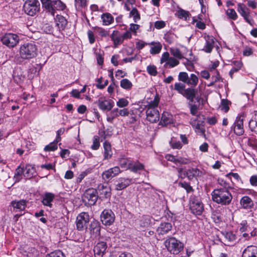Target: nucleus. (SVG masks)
I'll return each instance as SVG.
<instances>
[{
    "label": "nucleus",
    "instance_id": "4c0bfd02",
    "mask_svg": "<svg viewBox=\"0 0 257 257\" xmlns=\"http://www.w3.org/2000/svg\"><path fill=\"white\" fill-rule=\"evenodd\" d=\"M89 229L91 233L95 234H98L100 230V227L98 222L96 221L91 222Z\"/></svg>",
    "mask_w": 257,
    "mask_h": 257
},
{
    "label": "nucleus",
    "instance_id": "8fccbe9b",
    "mask_svg": "<svg viewBox=\"0 0 257 257\" xmlns=\"http://www.w3.org/2000/svg\"><path fill=\"white\" fill-rule=\"evenodd\" d=\"M59 142H56L55 140L54 142L50 143L49 145H47L45 148L44 151H54L56 150L58 148L57 144Z\"/></svg>",
    "mask_w": 257,
    "mask_h": 257
},
{
    "label": "nucleus",
    "instance_id": "bb28decb",
    "mask_svg": "<svg viewBox=\"0 0 257 257\" xmlns=\"http://www.w3.org/2000/svg\"><path fill=\"white\" fill-rule=\"evenodd\" d=\"M148 45L151 46L150 52L152 55L159 54L162 48V44L159 42H152Z\"/></svg>",
    "mask_w": 257,
    "mask_h": 257
},
{
    "label": "nucleus",
    "instance_id": "5701e85b",
    "mask_svg": "<svg viewBox=\"0 0 257 257\" xmlns=\"http://www.w3.org/2000/svg\"><path fill=\"white\" fill-rule=\"evenodd\" d=\"M242 257H257V246H248L243 250Z\"/></svg>",
    "mask_w": 257,
    "mask_h": 257
},
{
    "label": "nucleus",
    "instance_id": "37998d69",
    "mask_svg": "<svg viewBox=\"0 0 257 257\" xmlns=\"http://www.w3.org/2000/svg\"><path fill=\"white\" fill-rule=\"evenodd\" d=\"M170 52L171 54L174 56V57L178 59H182L184 58L183 54L180 50L176 48H171L170 49Z\"/></svg>",
    "mask_w": 257,
    "mask_h": 257
},
{
    "label": "nucleus",
    "instance_id": "a19ab883",
    "mask_svg": "<svg viewBox=\"0 0 257 257\" xmlns=\"http://www.w3.org/2000/svg\"><path fill=\"white\" fill-rule=\"evenodd\" d=\"M160 98L158 95H156L153 100L151 101L147 105L146 109L148 108H152L154 109H158V106L159 103Z\"/></svg>",
    "mask_w": 257,
    "mask_h": 257
},
{
    "label": "nucleus",
    "instance_id": "338daca9",
    "mask_svg": "<svg viewBox=\"0 0 257 257\" xmlns=\"http://www.w3.org/2000/svg\"><path fill=\"white\" fill-rule=\"evenodd\" d=\"M165 23L162 21H156L155 23V27L157 29H160L165 27Z\"/></svg>",
    "mask_w": 257,
    "mask_h": 257
},
{
    "label": "nucleus",
    "instance_id": "1a4fd4ad",
    "mask_svg": "<svg viewBox=\"0 0 257 257\" xmlns=\"http://www.w3.org/2000/svg\"><path fill=\"white\" fill-rule=\"evenodd\" d=\"M160 62L161 64L166 62L165 66L168 65L171 68H173L179 64V61L175 57H170V54L168 52L162 54Z\"/></svg>",
    "mask_w": 257,
    "mask_h": 257
},
{
    "label": "nucleus",
    "instance_id": "f704fd0d",
    "mask_svg": "<svg viewBox=\"0 0 257 257\" xmlns=\"http://www.w3.org/2000/svg\"><path fill=\"white\" fill-rule=\"evenodd\" d=\"M144 169V165L139 162H132L130 169L133 172H137L139 170H142Z\"/></svg>",
    "mask_w": 257,
    "mask_h": 257
},
{
    "label": "nucleus",
    "instance_id": "7ed1b4c3",
    "mask_svg": "<svg viewBox=\"0 0 257 257\" xmlns=\"http://www.w3.org/2000/svg\"><path fill=\"white\" fill-rule=\"evenodd\" d=\"M164 245L170 253L174 254H178L184 247L183 243L174 237L166 239L164 242Z\"/></svg>",
    "mask_w": 257,
    "mask_h": 257
},
{
    "label": "nucleus",
    "instance_id": "f8f14e48",
    "mask_svg": "<svg viewBox=\"0 0 257 257\" xmlns=\"http://www.w3.org/2000/svg\"><path fill=\"white\" fill-rule=\"evenodd\" d=\"M146 119L152 123L157 122L160 119V113L158 109L148 108L146 111Z\"/></svg>",
    "mask_w": 257,
    "mask_h": 257
},
{
    "label": "nucleus",
    "instance_id": "dca6fc26",
    "mask_svg": "<svg viewBox=\"0 0 257 257\" xmlns=\"http://www.w3.org/2000/svg\"><path fill=\"white\" fill-rule=\"evenodd\" d=\"M243 121L242 117L241 116L237 117L232 126L234 133L237 136H241L244 133Z\"/></svg>",
    "mask_w": 257,
    "mask_h": 257
},
{
    "label": "nucleus",
    "instance_id": "7c9ffc66",
    "mask_svg": "<svg viewBox=\"0 0 257 257\" xmlns=\"http://www.w3.org/2000/svg\"><path fill=\"white\" fill-rule=\"evenodd\" d=\"M56 25L59 30H63L67 24V21L62 16L57 15L56 18Z\"/></svg>",
    "mask_w": 257,
    "mask_h": 257
},
{
    "label": "nucleus",
    "instance_id": "c85d7f7f",
    "mask_svg": "<svg viewBox=\"0 0 257 257\" xmlns=\"http://www.w3.org/2000/svg\"><path fill=\"white\" fill-rule=\"evenodd\" d=\"M132 182V179L128 178H121L119 179V182L116 185V189L121 190L128 186Z\"/></svg>",
    "mask_w": 257,
    "mask_h": 257
},
{
    "label": "nucleus",
    "instance_id": "6e6d98bb",
    "mask_svg": "<svg viewBox=\"0 0 257 257\" xmlns=\"http://www.w3.org/2000/svg\"><path fill=\"white\" fill-rule=\"evenodd\" d=\"M229 101L226 99H222L219 106V108L222 111L226 112L229 110Z\"/></svg>",
    "mask_w": 257,
    "mask_h": 257
},
{
    "label": "nucleus",
    "instance_id": "864d4df0",
    "mask_svg": "<svg viewBox=\"0 0 257 257\" xmlns=\"http://www.w3.org/2000/svg\"><path fill=\"white\" fill-rule=\"evenodd\" d=\"M226 15L231 19L235 20L237 19V15L233 9H228L226 11Z\"/></svg>",
    "mask_w": 257,
    "mask_h": 257
},
{
    "label": "nucleus",
    "instance_id": "f257e3e1",
    "mask_svg": "<svg viewBox=\"0 0 257 257\" xmlns=\"http://www.w3.org/2000/svg\"><path fill=\"white\" fill-rule=\"evenodd\" d=\"M223 188L214 189L211 193L212 200L222 205H229L232 199L231 193L226 188L228 184L224 182Z\"/></svg>",
    "mask_w": 257,
    "mask_h": 257
},
{
    "label": "nucleus",
    "instance_id": "4be33fe9",
    "mask_svg": "<svg viewBox=\"0 0 257 257\" xmlns=\"http://www.w3.org/2000/svg\"><path fill=\"white\" fill-rule=\"evenodd\" d=\"M117 112L118 113V116L122 117L128 116L129 114H131L132 116L130 118L129 123L132 124L136 122V116L134 115L133 112L131 113L128 108H123L122 109H120L117 108Z\"/></svg>",
    "mask_w": 257,
    "mask_h": 257
},
{
    "label": "nucleus",
    "instance_id": "393cba45",
    "mask_svg": "<svg viewBox=\"0 0 257 257\" xmlns=\"http://www.w3.org/2000/svg\"><path fill=\"white\" fill-rule=\"evenodd\" d=\"M202 174V171L197 168L189 169L184 174L183 178L187 177L189 180L192 179L194 177L201 176Z\"/></svg>",
    "mask_w": 257,
    "mask_h": 257
},
{
    "label": "nucleus",
    "instance_id": "2eb2a0df",
    "mask_svg": "<svg viewBox=\"0 0 257 257\" xmlns=\"http://www.w3.org/2000/svg\"><path fill=\"white\" fill-rule=\"evenodd\" d=\"M107 248L106 242L100 241L94 247L93 251L95 257H102Z\"/></svg>",
    "mask_w": 257,
    "mask_h": 257
},
{
    "label": "nucleus",
    "instance_id": "6e6552de",
    "mask_svg": "<svg viewBox=\"0 0 257 257\" xmlns=\"http://www.w3.org/2000/svg\"><path fill=\"white\" fill-rule=\"evenodd\" d=\"M1 41L9 47H14L19 42V38L16 34L9 33L2 37Z\"/></svg>",
    "mask_w": 257,
    "mask_h": 257
},
{
    "label": "nucleus",
    "instance_id": "20e7f679",
    "mask_svg": "<svg viewBox=\"0 0 257 257\" xmlns=\"http://www.w3.org/2000/svg\"><path fill=\"white\" fill-rule=\"evenodd\" d=\"M26 14L33 16L40 10V4L38 0H27L23 6Z\"/></svg>",
    "mask_w": 257,
    "mask_h": 257
},
{
    "label": "nucleus",
    "instance_id": "e433bc0d",
    "mask_svg": "<svg viewBox=\"0 0 257 257\" xmlns=\"http://www.w3.org/2000/svg\"><path fill=\"white\" fill-rule=\"evenodd\" d=\"M101 18L103 22V25L105 26L110 25L113 21V17L109 13H105L102 14L101 15Z\"/></svg>",
    "mask_w": 257,
    "mask_h": 257
},
{
    "label": "nucleus",
    "instance_id": "ea45409f",
    "mask_svg": "<svg viewBox=\"0 0 257 257\" xmlns=\"http://www.w3.org/2000/svg\"><path fill=\"white\" fill-rule=\"evenodd\" d=\"M118 116V113L117 112V108H116L111 110L110 113L107 115L106 120L110 123H113L114 119Z\"/></svg>",
    "mask_w": 257,
    "mask_h": 257
},
{
    "label": "nucleus",
    "instance_id": "69168bd1",
    "mask_svg": "<svg viewBox=\"0 0 257 257\" xmlns=\"http://www.w3.org/2000/svg\"><path fill=\"white\" fill-rule=\"evenodd\" d=\"M87 0H75V4L76 8H82L86 5Z\"/></svg>",
    "mask_w": 257,
    "mask_h": 257
},
{
    "label": "nucleus",
    "instance_id": "a211bd4d",
    "mask_svg": "<svg viewBox=\"0 0 257 257\" xmlns=\"http://www.w3.org/2000/svg\"><path fill=\"white\" fill-rule=\"evenodd\" d=\"M52 2V10H48L47 12L53 16H54L56 11H63L66 8L65 5L60 0H53Z\"/></svg>",
    "mask_w": 257,
    "mask_h": 257
},
{
    "label": "nucleus",
    "instance_id": "ddd939ff",
    "mask_svg": "<svg viewBox=\"0 0 257 257\" xmlns=\"http://www.w3.org/2000/svg\"><path fill=\"white\" fill-rule=\"evenodd\" d=\"M97 105L103 111H109L114 106V102L111 100L100 98L97 101Z\"/></svg>",
    "mask_w": 257,
    "mask_h": 257
},
{
    "label": "nucleus",
    "instance_id": "a878e982",
    "mask_svg": "<svg viewBox=\"0 0 257 257\" xmlns=\"http://www.w3.org/2000/svg\"><path fill=\"white\" fill-rule=\"evenodd\" d=\"M248 126L250 131L257 134V111L251 113V117L249 121Z\"/></svg>",
    "mask_w": 257,
    "mask_h": 257
},
{
    "label": "nucleus",
    "instance_id": "0eeeda50",
    "mask_svg": "<svg viewBox=\"0 0 257 257\" xmlns=\"http://www.w3.org/2000/svg\"><path fill=\"white\" fill-rule=\"evenodd\" d=\"M82 200L88 205H94L97 200L96 191L93 189L86 190L82 197Z\"/></svg>",
    "mask_w": 257,
    "mask_h": 257
},
{
    "label": "nucleus",
    "instance_id": "cd10ccee",
    "mask_svg": "<svg viewBox=\"0 0 257 257\" xmlns=\"http://www.w3.org/2000/svg\"><path fill=\"white\" fill-rule=\"evenodd\" d=\"M196 90L191 88L185 89L182 95L186 97L190 102H193L196 93Z\"/></svg>",
    "mask_w": 257,
    "mask_h": 257
},
{
    "label": "nucleus",
    "instance_id": "de8ad7c7",
    "mask_svg": "<svg viewBox=\"0 0 257 257\" xmlns=\"http://www.w3.org/2000/svg\"><path fill=\"white\" fill-rule=\"evenodd\" d=\"M179 185L183 188L187 192L189 193L194 191L192 187L190 186V184L186 182H180L179 183Z\"/></svg>",
    "mask_w": 257,
    "mask_h": 257
},
{
    "label": "nucleus",
    "instance_id": "c9c22d12",
    "mask_svg": "<svg viewBox=\"0 0 257 257\" xmlns=\"http://www.w3.org/2000/svg\"><path fill=\"white\" fill-rule=\"evenodd\" d=\"M24 170V176L27 178H32L35 174V168L31 165H27Z\"/></svg>",
    "mask_w": 257,
    "mask_h": 257
},
{
    "label": "nucleus",
    "instance_id": "412c9836",
    "mask_svg": "<svg viewBox=\"0 0 257 257\" xmlns=\"http://www.w3.org/2000/svg\"><path fill=\"white\" fill-rule=\"evenodd\" d=\"M172 226L170 223H161L157 229V232L159 235H164L168 233L172 230Z\"/></svg>",
    "mask_w": 257,
    "mask_h": 257
},
{
    "label": "nucleus",
    "instance_id": "9b49d317",
    "mask_svg": "<svg viewBox=\"0 0 257 257\" xmlns=\"http://www.w3.org/2000/svg\"><path fill=\"white\" fill-rule=\"evenodd\" d=\"M120 172L119 167L115 166L103 172L102 174V178L104 181H108L112 178L118 175Z\"/></svg>",
    "mask_w": 257,
    "mask_h": 257
},
{
    "label": "nucleus",
    "instance_id": "f3484780",
    "mask_svg": "<svg viewBox=\"0 0 257 257\" xmlns=\"http://www.w3.org/2000/svg\"><path fill=\"white\" fill-rule=\"evenodd\" d=\"M224 238L225 244L230 246L235 243L237 241L236 234L232 231H224L222 232Z\"/></svg>",
    "mask_w": 257,
    "mask_h": 257
},
{
    "label": "nucleus",
    "instance_id": "aec40b11",
    "mask_svg": "<svg viewBox=\"0 0 257 257\" xmlns=\"http://www.w3.org/2000/svg\"><path fill=\"white\" fill-rule=\"evenodd\" d=\"M110 37L113 42L114 48H116L123 42L122 34L118 31H113Z\"/></svg>",
    "mask_w": 257,
    "mask_h": 257
},
{
    "label": "nucleus",
    "instance_id": "e2e57ef3",
    "mask_svg": "<svg viewBox=\"0 0 257 257\" xmlns=\"http://www.w3.org/2000/svg\"><path fill=\"white\" fill-rule=\"evenodd\" d=\"M150 224V219L148 216L143 217L141 220V225L143 227H147Z\"/></svg>",
    "mask_w": 257,
    "mask_h": 257
},
{
    "label": "nucleus",
    "instance_id": "b1692460",
    "mask_svg": "<svg viewBox=\"0 0 257 257\" xmlns=\"http://www.w3.org/2000/svg\"><path fill=\"white\" fill-rule=\"evenodd\" d=\"M173 115L167 112H164L162 113L159 124L163 126H165L167 124L173 123Z\"/></svg>",
    "mask_w": 257,
    "mask_h": 257
},
{
    "label": "nucleus",
    "instance_id": "5fc2aeb1",
    "mask_svg": "<svg viewBox=\"0 0 257 257\" xmlns=\"http://www.w3.org/2000/svg\"><path fill=\"white\" fill-rule=\"evenodd\" d=\"M250 228L247 225V221L245 220H242L239 224V231L241 232L248 231Z\"/></svg>",
    "mask_w": 257,
    "mask_h": 257
},
{
    "label": "nucleus",
    "instance_id": "0e129e2a",
    "mask_svg": "<svg viewBox=\"0 0 257 257\" xmlns=\"http://www.w3.org/2000/svg\"><path fill=\"white\" fill-rule=\"evenodd\" d=\"M22 174L24 175V169L19 167L16 170L15 177L16 178V179L20 180L21 178Z\"/></svg>",
    "mask_w": 257,
    "mask_h": 257
},
{
    "label": "nucleus",
    "instance_id": "39448f33",
    "mask_svg": "<svg viewBox=\"0 0 257 257\" xmlns=\"http://www.w3.org/2000/svg\"><path fill=\"white\" fill-rule=\"evenodd\" d=\"M190 209L196 215H201L204 210L203 204L198 197L192 195L190 197Z\"/></svg>",
    "mask_w": 257,
    "mask_h": 257
},
{
    "label": "nucleus",
    "instance_id": "c756f323",
    "mask_svg": "<svg viewBox=\"0 0 257 257\" xmlns=\"http://www.w3.org/2000/svg\"><path fill=\"white\" fill-rule=\"evenodd\" d=\"M11 205L15 209L23 211L25 210L26 207V201L25 200L13 201L11 202Z\"/></svg>",
    "mask_w": 257,
    "mask_h": 257
},
{
    "label": "nucleus",
    "instance_id": "680f3d73",
    "mask_svg": "<svg viewBox=\"0 0 257 257\" xmlns=\"http://www.w3.org/2000/svg\"><path fill=\"white\" fill-rule=\"evenodd\" d=\"M46 257H64V255L61 251L57 250L51 252Z\"/></svg>",
    "mask_w": 257,
    "mask_h": 257
},
{
    "label": "nucleus",
    "instance_id": "58836bf2",
    "mask_svg": "<svg viewBox=\"0 0 257 257\" xmlns=\"http://www.w3.org/2000/svg\"><path fill=\"white\" fill-rule=\"evenodd\" d=\"M132 161L126 158H121L119 160V164L122 168L129 170Z\"/></svg>",
    "mask_w": 257,
    "mask_h": 257
},
{
    "label": "nucleus",
    "instance_id": "3c124183",
    "mask_svg": "<svg viewBox=\"0 0 257 257\" xmlns=\"http://www.w3.org/2000/svg\"><path fill=\"white\" fill-rule=\"evenodd\" d=\"M174 89L182 95L185 90V85L180 82H177L174 84Z\"/></svg>",
    "mask_w": 257,
    "mask_h": 257
},
{
    "label": "nucleus",
    "instance_id": "a18cd8bd",
    "mask_svg": "<svg viewBox=\"0 0 257 257\" xmlns=\"http://www.w3.org/2000/svg\"><path fill=\"white\" fill-rule=\"evenodd\" d=\"M120 85L123 89H130L132 88L133 84L129 80L125 78L120 81Z\"/></svg>",
    "mask_w": 257,
    "mask_h": 257
},
{
    "label": "nucleus",
    "instance_id": "c03bdc74",
    "mask_svg": "<svg viewBox=\"0 0 257 257\" xmlns=\"http://www.w3.org/2000/svg\"><path fill=\"white\" fill-rule=\"evenodd\" d=\"M130 17H133L135 23H137L140 19V15L136 8H133L130 13Z\"/></svg>",
    "mask_w": 257,
    "mask_h": 257
},
{
    "label": "nucleus",
    "instance_id": "052dcab7",
    "mask_svg": "<svg viewBox=\"0 0 257 257\" xmlns=\"http://www.w3.org/2000/svg\"><path fill=\"white\" fill-rule=\"evenodd\" d=\"M170 144L173 149H181L182 147V144L179 141H176L175 140L172 139L170 142Z\"/></svg>",
    "mask_w": 257,
    "mask_h": 257
},
{
    "label": "nucleus",
    "instance_id": "774afa93",
    "mask_svg": "<svg viewBox=\"0 0 257 257\" xmlns=\"http://www.w3.org/2000/svg\"><path fill=\"white\" fill-rule=\"evenodd\" d=\"M249 182L251 185L253 186H257V176H251L250 178Z\"/></svg>",
    "mask_w": 257,
    "mask_h": 257
},
{
    "label": "nucleus",
    "instance_id": "4d7b16f0",
    "mask_svg": "<svg viewBox=\"0 0 257 257\" xmlns=\"http://www.w3.org/2000/svg\"><path fill=\"white\" fill-rule=\"evenodd\" d=\"M188 75L186 72H180L178 75V79L179 80L187 84V81L188 80Z\"/></svg>",
    "mask_w": 257,
    "mask_h": 257
},
{
    "label": "nucleus",
    "instance_id": "bf43d9fd",
    "mask_svg": "<svg viewBox=\"0 0 257 257\" xmlns=\"http://www.w3.org/2000/svg\"><path fill=\"white\" fill-rule=\"evenodd\" d=\"M100 146L99 139L98 137H94L93 140V144L91 146V149L93 150H97Z\"/></svg>",
    "mask_w": 257,
    "mask_h": 257
},
{
    "label": "nucleus",
    "instance_id": "6ab92c4d",
    "mask_svg": "<svg viewBox=\"0 0 257 257\" xmlns=\"http://www.w3.org/2000/svg\"><path fill=\"white\" fill-rule=\"evenodd\" d=\"M241 207L244 209H250L253 208L254 203L253 200L248 196H243L239 202Z\"/></svg>",
    "mask_w": 257,
    "mask_h": 257
},
{
    "label": "nucleus",
    "instance_id": "473e14b6",
    "mask_svg": "<svg viewBox=\"0 0 257 257\" xmlns=\"http://www.w3.org/2000/svg\"><path fill=\"white\" fill-rule=\"evenodd\" d=\"M98 191L100 195H103L106 198L110 196L111 189L109 187L100 184L98 186Z\"/></svg>",
    "mask_w": 257,
    "mask_h": 257
},
{
    "label": "nucleus",
    "instance_id": "2f4dec72",
    "mask_svg": "<svg viewBox=\"0 0 257 257\" xmlns=\"http://www.w3.org/2000/svg\"><path fill=\"white\" fill-rule=\"evenodd\" d=\"M104 148V159L108 160L110 159L112 155V152L110 144L108 142H105L103 143Z\"/></svg>",
    "mask_w": 257,
    "mask_h": 257
},
{
    "label": "nucleus",
    "instance_id": "09e8293b",
    "mask_svg": "<svg viewBox=\"0 0 257 257\" xmlns=\"http://www.w3.org/2000/svg\"><path fill=\"white\" fill-rule=\"evenodd\" d=\"M128 104L129 101L125 98H119L116 102V105L119 108H125Z\"/></svg>",
    "mask_w": 257,
    "mask_h": 257
},
{
    "label": "nucleus",
    "instance_id": "13d9d810",
    "mask_svg": "<svg viewBox=\"0 0 257 257\" xmlns=\"http://www.w3.org/2000/svg\"><path fill=\"white\" fill-rule=\"evenodd\" d=\"M147 70L148 73L152 76H156L158 73L157 68L155 65H149L147 66Z\"/></svg>",
    "mask_w": 257,
    "mask_h": 257
},
{
    "label": "nucleus",
    "instance_id": "423d86ee",
    "mask_svg": "<svg viewBox=\"0 0 257 257\" xmlns=\"http://www.w3.org/2000/svg\"><path fill=\"white\" fill-rule=\"evenodd\" d=\"M89 221V215L87 212H82L76 217V226L79 231H83L87 227Z\"/></svg>",
    "mask_w": 257,
    "mask_h": 257
},
{
    "label": "nucleus",
    "instance_id": "603ef678",
    "mask_svg": "<svg viewBox=\"0 0 257 257\" xmlns=\"http://www.w3.org/2000/svg\"><path fill=\"white\" fill-rule=\"evenodd\" d=\"M194 128L195 130V132L200 136H203L205 133V128L202 125V123H197V124Z\"/></svg>",
    "mask_w": 257,
    "mask_h": 257
},
{
    "label": "nucleus",
    "instance_id": "4468645a",
    "mask_svg": "<svg viewBox=\"0 0 257 257\" xmlns=\"http://www.w3.org/2000/svg\"><path fill=\"white\" fill-rule=\"evenodd\" d=\"M204 38L205 42L204 47L202 49V50L204 51L206 53H210L214 46V38L212 36H210L209 35L204 36Z\"/></svg>",
    "mask_w": 257,
    "mask_h": 257
},
{
    "label": "nucleus",
    "instance_id": "72a5a7b5",
    "mask_svg": "<svg viewBox=\"0 0 257 257\" xmlns=\"http://www.w3.org/2000/svg\"><path fill=\"white\" fill-rule=\"evenodd\" d=\"M54 198V195L51 193H47L42 200V203L44 205L51 206V202Z\"/></svg>",
    "mask_w": 257,
    "mask_h": 257
},
{
    "label": "nucleus",
    "instance_id": "9d476101",
    "mask_svg": "<svg viewBox=\"0 0 257 257\" xmlns=\"http://www.w3.org/2000/svg\"><path fill=\"white\" fill-rule=\"evenodd\" d=\"M115 219L113 212L110 209L104 210L101 214V220L105 225H110L112 224Z\"/></svg>",
    "mask_w": 257,
    "mask_h": 257
},
{
    "label": "nucleus",
    "instance_id": "f03ea898",
    "mask_svg": "<svg viewBox=\"0 0 257 257\" xmlns=\"http://www.w3.org/2000/svg\"><path fill=\"white\" fill-rule=\"evenodd\" d=\"M38 54V48L34 43H26L19 48V55L23 60H30L35 58Z\"/></svg>",
    "mask_w": 257,
    "mask_h": 257
},
{
    "label": "nucleus",
    "instance_id": "79ce46f5",
    "mask_svg": "<svg viewBox=\"0 0 257 257\" xmlns=\"http://www.w3.org/2000/svg\"><path fill=\"white\" fill-rule=\"evenodd\" d=\"M198 83V77L194 74H191L190 77H188V80L187 84L191 85V86H196Z\"/></svg>",
    "mask_w": 257,
    "mask_h": 257
},
{
    "label": "nucleus",
    "instance_id": "49530a36",
    "mask_svg": "<svg viewBox=\"0 0 257 257\" xmlns=\"http://www.w3.org/2000/svg\"><path fill=\"white\" fill-rule=\"evenodd\" d=\"M189 12L185 11L183 9H180L177 11V15L180 19H184L185 20H187L189 16Z\"/></svg>",
    "mask_w": 257,
    "mask_h": 257
}]
</instances>
